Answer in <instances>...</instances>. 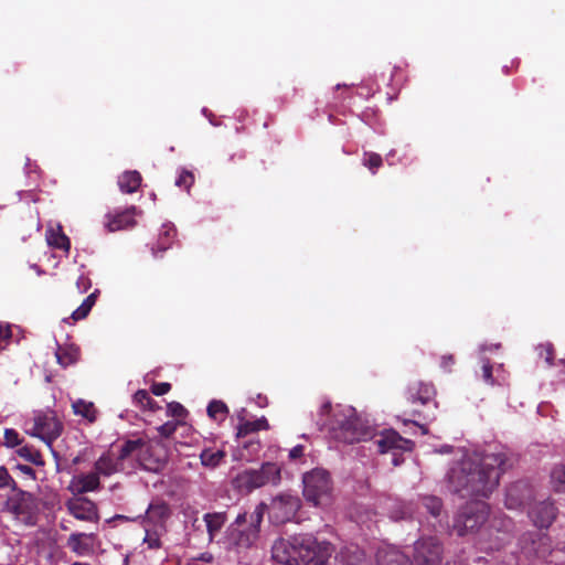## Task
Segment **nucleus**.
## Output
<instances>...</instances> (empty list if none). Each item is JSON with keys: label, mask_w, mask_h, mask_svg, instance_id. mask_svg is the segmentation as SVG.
<instances>
[{"label": "nucleus", "mask_w": 565, "mask_h": 565, "mask_svg": "<svg viewBox=\"0 0 565 565\" xmlns=\"http://www.w3.org/2000/svg\"><path fill=\"white\" fill-rule=\"evenodd\" d=\"M213 555L209 552L201 553L198 557L194 559L205 562V563H212L213 562Z\"/></svg>", "instance_id": "obj_57"}, {"label": "nucleus", "mask_w": 565, "mask_h": 565, "mask_svg": "<svg viewBox=\"0 0 565 565\" xmlns=\"http://www.w3.org/2000/svg\"><path fill=\"white\" fill-rule=\"evenodd\" d=\"M303 497L315 507L326 505L330 502L332 481L328 471L313 469L302 478Z\"/></svg>", "instance_id": "obj_7"}, {"label": "nucleus", "mask_w": 565, "mask_h": 565, "mask_svg": "<svg viewBox=\"0 0 565 565\" xmlns=\"http://www.w3.org/2000/svg\"><path fill=\"white\" fill-rule=\"evenodd\" d=\"M424 504L431 515L438 516L440 514L443 509V503L440 499L436 497H426L424 499Z\"/></svg>", "instance_id": "obj_44"}, {"label": "nucleus", "mask_w": 565, "mask_h": 565, "mask_svg": "<svg viewBox=\"0 0 565 565\" xmlns=\"http://www.w3.org/2000/svg\"><path fill=\"white\" fill-rule=\"evenodd\" d=\"M8 500L9 510L21 521L32 524L39 511V502L31 492L15 488Z\"/></svg>", "instance_id": "obj_11"}, {"label": "nucleus", "mask_w": 565, "mask_h": 565, "mask_svg": "<svg viewBox=\"0 0 565 565\" xmlns=\"http://www.w3.org/2000/svg\"><path fill=\"white\" fill-rule=\"evenodd\" d=\"M146 445L142 438L126 439L119 447L118 452L114 454L111 450L104 452L95 462V470L105 477L115 473L125 472L130 473L132 465L130 458L134 454L143 448Z\"/></svg>", "instance_id": "obj_4"}, {"label": "nucleus", "mask_w": 565, "mask_h": 565, "mask_svg": "<svg viewBox=\"0 0 565 565\" xmlns=\"http://www.w3.org/2000/svg\"><path fill=\"white\" fill-rule=\"evenodd\" d=\"M489 514L490 508L487 502L481 500L468 502L456 514L452 531L459 536L479 534Z\"/></svg>", "instance_id": "obj_6"}, {"label": "nucleus", "mask_w": 565, "mask_h": 565, "mask_svg": "<svg viewBox=\"0 0 565 565\" xmlns=\"http://www.w3.org/2000/svg\"><path fill=\"white\" fill-rule=\"evenodd\" d=\"M551 482L555 491L565 492V466H558L553 469Z\"/></svg>", "instance_id": "obj_37"}, {"label": "nucleus", "mask_w": 565, "mask_h": 565, "mask_svg": "<svg viewBox=\"0 0 565 565\" xmlns=\"http://www.w3.org/2000/svg\"><path fill=\"white\" fill-rule=\"evenodd\" d=\"M172 510L168 502L162 499H154L148 505L141 519L142 526H152L166 531V523L171 518Z\"/></svg>", "instance_id": "obj_12"}, {"label": "nucleus", "mask_w": 565, "mask_h": 565, "mask_svg": "<svg viewBox=\"0 0 565 565\" xmlns=\"http://www.w3.org/2000/svg\"><path fill=\"white\" fill-rule=\"evenodd\" d=\"M96 298H97L96 292H93L89 296H87L83 302L88 303V307L93 308V306L96 302Z\"/></svg>", "instance_id": "obj_59"}, {"label": "nucleus", "mask_w": 565, "mask_h": 565, "mask_svg": "<svg viewBox=\"0 0 565 565\" xmlns=\"http://www.w3.org/2000/svg\"><path fill=\"white\" fill-rule=\"evenodd\" d=\"M224 457L225 452L223 450L213 451L210 449H205L200 455L202 465L211 468L218 466Z\"/></svg>", "instance_id": "obj_35"}, {"label": "nucleus", "mask_w": 565, "mask_h": 565, "mask_svg": "<svg viewBox=\"0 0 565 565\" xmlns=\"http://www.w3.org/2000/svg\"><path fill=\"white\" fill-rule=\"evenodd\" d=\"M550 539L537 531H529L519 537V546L526 555H543L548 551Z\"/></svg>", "instance_id": "obj_13"}, {"label": "nucleus", "mask_w": 565, "mask_h": 565, "mask_svg": "<svg viewBox=\"0 0 565 565\" xmlns=\"http://www.w3.org/2000/svg\"><path fill=\"white\" fill-rule=\"evenodd\" d=\"M33 426L30 435L40 438L49 447L62 435L64 425L53 409L46 408L34 412Z\"/></svg>", "instance_id": "obj_8"}, {"label": "nucleus", "mask_w": 565, "mask_h": 565, "mask_svg": "<svg viewBox=\"0 0 565 565\" xmlns=\"http://www.w3.org/2000/svg\"><path fill=\"white\" fill-rule=\"evenodd\" d=\"M444 545L437 536H423L414 543L413 562L416 565H440Z\"/></svg>", "instance_id": "obj_9"}, {"label": "nucleus", "mask_w": 565, "mask_h": 565, "mask_svg": "<svg viewBox=\"0 0 565 565\" xmlns=\"http://www.w3.org/2000/svg\"><path fill=\"white\" fill-rule=\"evenodd\" d=\"M142 177L137 170L125 171L118 178V186L122 193H135L141 185Z\"/></svg>", "instance_id": "obj_21"}, {"label": "nucleus", "mask_w": 565, "mask_h": 565, "mask_svg": "<svg viewBox=\"0 0 565 565\" xmlns=\"http://www.w3.org/2000/svg\"><path fill=\"white\" fill-rule=\"evenodd\" d=\"M74 487L79 494L98 490L100 488L99 473L95 470L77 476L74 480Z\"/></svg>", "instance_id": "obj_20"}, {"label": "nucleus", "mask_w": 565, "mask_h": 565, "mask_svg": "<svg viewBox=\"0 0 565 565\" xmlns=\"http://www.w3.org/2000/svg\"><path fill=\"white\" fill-rule=\"evenodd\" d=\"M66 508L75 519L81 521L90 522L97 518V509L95 503L85 497L70 500L66 503Z\"/></svg>", "instance_id": "obj_18"}, {"label": "nucleus", "mask_w": 565, "mask_h": 565, "mask_svg": "<svg viewBox=\"0 0 565 565\" xmlns=\"http://www.w3.org/2000/svg\"><path fill=\"white\" fill-rule=\"evenodd\" d=\"M246 522H247V514L246 513L238 514L236 520H235V523L237 525H242V524H244Z\"/></svg>", "instance_id": "obj_60"}, {"label": "nucleus", "mask_w": 565, "mask_h": 565, "mask_svg": "<svg viewBox=\"0 0 565 565\" xmlns=\"http://www.w3.org/2000/svg\"><path fill=\"white\" fill-rule=\"evenodd\" d=\"M167 413L169 416L175 417V418H185L188 415V411L185 407L178 403V402H171L168 404Z\"/></svg>", "instance_id": "obj_45"}, {"label": "nucleus", "mask_w": 565, "mask_h": 565, "mask_svg": "<svg viewBox=\"0 0 565 565\" xmlns=\"http://www.w3.org/2000/svg\"><path fill=\"white\" fill-rule=\"evenodd\" d=\"M514 522L511 518L500 514L494 515L479 532L477 546L484 552H493L502 548L513 536Z\"/></svg>", "instance_id": "obj_5"}, {"label": "nucleus", "mask_w": 565, "mask_h": 565, "mask_svg": "<svg viewBox=\"0 0 565 565\" xmlns=\"http://www.w3.org/2000/svg\"><path fill=\"white\" fill-rule=\"evenodd\" d=\"M269 428L268 420L263 416L256 420H244L237 427V437H245L249 434L257 433L259 430H266Z\"/></svg>", "instance_id": "obj_26"}, {"label": "nucleus", "mask_w": 565, "mask_h": 565, "mask_svg": "<svg viewBox=\"0 0 565 565\" xmlns=\"http://www.w3.org/2000/svg\"><path fill=\"white\" fill-rule=\"evenodd\" d=\"M3 437L7 447H15L21 443L19 433L13 428H7Z\"/></svg>", "instance_id": "obj_48"}, {"label": "nucleus", "mask_w": 565, "mask_h": 565, "mask_svg": "<svg viewBox=\"0 0 565 565\" xmlns=\"http://www.w3.org/2000/svg\"><path fill=\"white\" fill-rule=\"evenodd\" d=\"M79 355V349L74 344L57 345L55 352L57 363L63 367L75 364L78 361Z\"/></svg>", "instance_id": "obj_24"}, {"label": "nucleus", "mask_w": 565, "mask_h": 565, "mask_svg": "<svg viewBox=\"0 0 565 565\" xmlns=\"http://www.w3.org/2000/svg\"><path fill=\"white\" fill-rule=\"evenodd\" d=\"M258 537V530L255 527H248L247 531H242L236 540L238 547H249Z\"/></svg>", "instance_id": "obj_39"}, {"label": "nucleus", "mask_w": 565, "mask_h": 565, "mask_svg": "<svg viewBox=\"0 0 565 565\" xmlns=\"http://www.w3.org/2000/svg\"><path fill=\"white\" fill-rule=\"evenodd\" d=\"M557 509L554 502L550 500H544L535 503L529 515L532 519L533 523L540 529H547L552 525L554 520L556 519Z\"/></svg>", "instance_id": "obj_15"}, {"label": "nucleus", "mask_w": 565, "mask_h": 565, "mask_svg": "<svg viewBox=\"0 0 565 565\" xmlns=\"http://www.w3.org/2000/svg\"><path fill=\"white\" fill-rule=\"evenodd\" d=\"M47 243L50 246L68 253L71 249L70 238L58 227L56 231L51 230L47 234Z\"/></svg>", "instance_id": "obj_29"}, {"label": "nucleus", "mask_w": 565, "mask_h": 565, "mask_svg": "<svg viewBox=\"0 0 565 565\" xmlns=\"http://www.w3.org/2000/svg\"><path fill=\"white\" fill-rule=\"evenodd\" d=\"M11 488L12 490H15L17 482L14 479L10 476L8 469L3 466L0 467V489L3 488Z\"/></svg>", "instance_id": "obj_46"}, {"label": "nucleus", "mask_w": 565, "mask_h": 565, "mask_svg": "<svg viewBox=\"0 0 565 565\" xmlns=\"http://www.w3.org/2000/svg\"><path fill=\"white\" fill-rule=\"evenodd\" d=\"M379 565H413L411 559L396 548L382 550L377 554Z\"/></svg>", "instance_id": "obj_23"}, {"label": "nucleus", "mask_w": 565, "mask_h": 565, "mask_svg": "<svg viewBox=\"0 0 565 565\" xmlns=\"http://www.w3.org/2000/svg\"><path fill=\"white\" fill-rule=\"evenodd\" d=\"M136 212V206H130L121 213L115 215L108 223L107 227L109 232H116L119 230L132 227L136 224L134 218V214Z\"/></svg>", "instance_id": "obj_22"}, {"label": "nucleus", "mask_w": 565, "mask_h": 565, "mask_svg": "<svg viewBox=\"0 0 565 565\" xmlns=\"http://www.w3.org/2000/svg\"><path fill=\"white\" fill-rule=\"evenodd\" d=\"M303 451H305V448L302 445H297L295 446L290 451H289V458L291 460H296V459H299L303 456Z\"/></svg>", "instance_id": "obj_53"}, {"label": "nucleus", "mask_w": 565, "mask_h": 565, "mask_svg": "<svg viewBox=\"0 0 565 565\" xmlns=\"http://www.w3.org/2000/svg\"><path fill=\"white\" fill-rule=\"evenodd\" d=\"M143 527H145V532H146V535L143 537V543L147 544L148 547L151 550L160 548L161 547L160 536L163 531H161L160 529L148 526V525L143 526Z\"/></svg>", "instance_id": "obj_36"}, {"label": "nucleus", "mask_w": 565, "mask_h": 565, "mask_svg": "<svg viewBox=\"0 0 565 565\" xmlns=\"http://www.w3.org/2000/svg\"><path fill=\"white\" fill-rule=\"evenodd\" d=\"M510 467L507 454H484L478 460L466 459L458 469H452L449 482L462 498H488L498 487L500 476Z\"/></svg>", "instance_id": "obj_1"}, {"label": "nucleus", "mask_w": 565, "mask_h": 565, "mask_svg": "<svg viewBox=\"0 0 565 565\" xmlns=\"http://www.w3.org/2000/svg\"><path fill=\"white\" fill-rule=\"evenodd\" d=\"M407 394L412 403L426 405L434 401L436 390L431 383L416 382L408 386Z\"/></svg>", "instance_id": "obj_19"}, {"label": "nucleus", "mask_w": 565, "mask_h": 565, "mask_svg": "<svg viewBox=\"0 0 565 565\" xmlns=\"http://www.w3.org/2000/svg\"><path fill=\"white\" fill-rule=\"evenodd\" d=\"M267 505L265 503H259L253 513L249 515V527H255L259 531L260 523L263 521V516Z\"/></svg>", "instance_id": "obj_42"}, {"label": "nucleus", "mask_w": 565, "mask_h": 565, "mask_svg": "<svg viewBox=\"0 0 565 565\" xmlns=\"http://www.w3.org/2000/svg\"><path fill=\"white\" fill-rule=\"evenodd\" d=\"M539 355L545 361L547 366L554 365L555 350L553 344H541L539 348Z\"/></svg>", "instance_id": "obj_41"}, {"label": "nucleus", "mask_w": 565, "mask_h": 565, "mask_svg": "<svg viewBox=\"0 0 565 565\" xmlns=\"http://www.w3.org/2000/svg\"><path fill=\"white\" fill-rule=\"evenodd\" d=\"M532 494L533 490L526 481H516L508 487L504 505L509 510H518L532 498Z\"/></svg>", "instance_id": "obj_14"}, {"label": "nucleus", "mask_w": 565, "mask_h": 565, "mask_svg": "<svg viewBox=\"0 0 565 565\" xmlns=\"http://www.w3.org/2000/svg\"><path fill=\"white\" fill-rule=\"evenodd\" d=\"M203 520L206 524V530L209 534V540L212 542L216 534L224 526L227 516L225 512H214V513H205L203 515Z\"/></svg>", "instance_id": "obj_25"}, {"label": "nucleus", "mask_w": 565, "mask_h": 565, "mask_svg": "<svg viewBox=\"0 0 565 565\" xmlns=\"http://www.w3.org/2000/svg\"><path fill=\"white\" fill-rule=\"evenodd\" d=\"M17 455L35 466H44L42 454L34 446L24 445L17 450Z\"/></svg>", "instance_id": "obj_30"}, {"label": "nucleus", "mask_w": 565, "mask_h": 565, "mask_svg": "<svg viewBox=\"0 0 565 565\" xmlns=\"http://www.w3.org/2000/svg\"><path fill=\"white\" fill-rule=\"evenodd\" d=\"M206 412L211 419L224 422L230 411L223 401L213 399L209 403Z\"/></svg>", "instance_id": "obj_31"}, {"label": "nucleus", "mask_w": 565, "mask_h": 565, "mask_svg": "<svg viewBox=\"0 0 565 565\" xmlns=\"http://www.w3.org/2000/svg\"><path fill=\"white\" fill-rule=\"evenodd\" d=\"M377 450L381 454H386L391 450H411L413 441L403 438L398 433L394 430H386L382 433L375 440Z\"/></svg>", "instance_id": "obj_16"}, {"label": "nucleus", "mask_w": 565, "mask_h": 565, "mask_svg": "<svg viewBox=\"0 0 565 565\" xmlns=\"http://www.w3.org/2000/svg\"><path fill=\"white\" fill-rule=\"evenodd\" d=\"M175 236V228L172 225L166 224L162 226V232L159 234L157 249L159 252L167 250Z\"/></svg>", "instance_id": "obj_34"}, {"label": "nucleus", "mask_w": 565, "mask_h": 565, "mask_svg": "<svg viewBox=\"0 0 565 565\" xmlns=\"http://www.w3.org/2000/svg\"><path fill=\"white\" fill-rule=\"evenodd\" d=\"M482 377L487 382H492V365L489 362L482 365Z\"/></svg>", "instance_id": "obj_55"}, {"label": "nucleus", "mask_w": 565, "mask_h": 565, "mask_svg": "<svg viewBox=\"0 0 565 565\" xmlns=\"http://www.w3.org/2000/svg\"><path fill=\"white\" fill-rule=\"evenodd\" d=\"M332 412V406H331V403L330 402H326L321 405L320 407V413L321 415H328Z\"/></svg>", "instance_id": "obj_58"}, {"label": "nucleus", "mask_w": 565, "mask_h": 565, "mask_svg": "<svg viewBox=\"0 0 565 565\" xmlns=\"http://www.w3.org/2000/svg\"><path fill=\"white\" fill-rule=\"evenodd\" d=\"M178 423L174 420H169L163 425L159 426L157 430L159 431L161 437L170 438L177 430Z\"/></svg>", "instance_id": "obj_49"}, {"label": "nucleus", "mask_w": 565, "mask_h": 565, "mask_svg": "<svg viewBox=\"0 0 565 565\" xmlns=\"http://www.w3.org/2000/svg\"><path fill=\"white\" fill-rule=\"evenodd\" d=\"M92 308L88 307V303L82 302V305L73 311L71 318L75 321L82 320L88 316Z\"/></svg>", "instance_id": "obj_50"}, {"label": "nucleus", "mask_w": 565, "mask_h": 565, "mask_svg": "<svg viewBox=\"0 0 565 565\" xmlns=\"http://www.w3.org/2000/svg\"><path fill=\"white\" fill-rule=\"evenodd\" d=\"M85 536V533H72L67 541L68 547L77 554L85 553L88 550V544L82 541Z\"/></svg>", "instance_id": "obj_38"}, {"label": "nucleus", "mask_w": 565, "mask_h": 565, "mask_svg": "<svg viewBox=\"0 0 565 565\" xmlns=\"http://www.w3.org/2000/svg\"><path fill=\"white\" fill-rule=\"evenodd\" d=\"M322 425H327L326 422ZM331 437L344 444L365 441L374 437V428L366 419L358 416L353 407L338 406L328 423Z\"/></svg>", "instance_id": "obj_3"}, {"label": "nucleus", "mask_w": 565, "mask_h": 565, "mask_svg": "<svg viewBox=\"0 0 565 565\" xmlns=\"http://www.w3.org/2000/svg\"><path fill=\"white\" fill-rule=\"evenodd\" d=\"M77 286L81 289V291L84 292L90 286V282L86 277H79Z\"/></svg>", "instance_id": "obj_56"}, {"label": "nucleus", "mask_w": 565, "mask_h": 565, "mask_svg": "<svg viewBox=\"0 0 565 565\" xmlns=\"http://www.w3.org/2000/svg\"><path fill=\"white\" fill-rule=\"evenodd\" d=\"M194 183V175L188 170H182L175 180V185L189 191Z\"/></svg>", "instance_id": "obj_43"}, {"label": "nucleus", "mask_w": 565, "mask_h": 565, "mask_svg": "<svg viewBox=\"0 0 565 565\" xmlns=\"http://www.w3.org/2000/svg\"><path fill=\"white\" fill-rule=\"evenodd\" d=\"M72 408L75 415L82 416L89 423H94L97 419V409L92 402L79 398L72 404Z\"/></svg>", "instance_id": "obj_28"}, {"label": "nucleus", "mask_w": 565, "mask_h": 565, "mask_svg": "<svg viewBox=\"0 0 565 565\" xmlns=\"http://www.w3.org/2000/svg\"><path fill=\"white\" fill-rule=\"evenodd\" d=\"M132 403L142 411L149 409L154 412L159 408L157 402L151 398L146 390H138L132 396Z\"/></svg>", "instance_id": "obj_32"}, {"label": "nucleus", "mask_w": 565, "mask_h": 565, "mask_svg": "<svg viewBox=\"0 0 565 565\" xmlns=\"http://www.w3.org/2000/svg\"><path fill=\"white\" fill-rule=\"evenodd\" d=\"M17 469L24 476H28L31 479H35V471L33 468L26 465H17Z\"/></svg>", "instance_id": "obj_54"}, {"label": "nucleus", "mask_w": 565, "mask_h": 565, "mask_svg": "<svg viewBox=\"0 0 565 565\" xmlns=\"http://www.w3.org/2000/svg\"><path fill=\"white\" fill-rule=\"evenodd\" d=\"M12 331L10 326L0 324V352L4 350L11 342Z\"/></svg>", "instance_id": "obj_47"}, {"label": "nucleus", "mask_w": 565, "mask_h": 565, "mask_svg": "<svg viewBox=\"0 0 565 565\" xmlns=\"http://www.w3.org/2000/svg\"><path fill=\"white\" fill-rule=\"evenodd\" d=\"M171 384L168 382L153 383L151 386V393L156 396H162L170 392Z\"/></svg>", "instance_id": "obj_51"}, {"label": "nucleus", "mask_w": 565, "mask_h": 565, "mask_svg": "<svg viewBox=\"0 0 565 565\" xmlns=\"http://www.w3.org/2000/svg\"><path fill=\"white\" fill-rule=\"evenodd\" d=\"M232 484L235 490L241 493H250L256 490V486L254 483V478L250 472V469H246L239 472L232 481Z\"/></svg>", "instance_id": "obj_27"}, {"label": "nucleus", "mask_w": 565, "mask_h": 565, "mask_svg": "<svg viewBox=\"0 0 565 565\" xmlns=\"http://www.w3.org/2000/svg\"><path fill=\"white\" fill-rule=\"evenodd\" d=\"M301 507L299 497L290 493H280L273 498L268 505V515L273 523L284 524L291 521Z\"/></svg>", "instance_id": "obj_10"}, {"label": "nucleus", "mask_w": 565, "mask_h": 565, "mask_svg": "<svg viewBox=\"0 0 565 565\" xmlns=\"http://www.w3.org/2000/svg\"><path fill=\"white\" fill-rule=\"evenodd\" d=\"M455 358L452 354H445L441 356L440 366L447 371L450 372L451 367L455 365Z\"/></svg>", "instance_id": "obj_52"}, {"label": "nucleus", "mask_w": 565, "mask_h": 565, "mask_svg": "<svg viewBox=\"0 0 565 565\" xmlns=\"http://www.w3.org/2000/svg\"><path fill=\"white\" fill-rule=\"evenodd\" d=\"M342 557L344 565H372L371 559L359 548L348 550L342 553Z\"/></svg>", "instance_id": "obj_33"}, {"label": "nucleus", "mask_w": 565, "mask_h": 565, "mask_svg": "<svg viewBox=\"0 0 565 565\" xmlns=\"http://www.w3.org/2000/svg\"><path fill=\"white\" fill-rule=\"evenodd\" d=\"M383 160L379 153L375 152H365L363 158V164L367 167L372 173H375L376 170L382 166Z\"/></svg>", "instance_id": "obj_40"}, {"label": "nucleus", "mask_w": 565, "mask_h": 565, "mask_svg": "<svg viewBox=\"0 0 565 565\" xmlns=\"http://www.w3.org/2000/svg\"><path fill=\"white\" fill-rule=\"evenodd\" d=\"M73 565H89V564H87V563H79V562H76V563H74Z\"/></svg>", "instance_id": "obj_61"}, {"label": "nucleus", "mask_w": 565, "mask_h": 565, "mask_svg": "<svg viewBox=\"0 0 565 565\" xmlns=\"http://www.w3.org/2000/svg\"><path fill=\"white\" fill-rule=\"evenodd\" d=\"M333 552L330 542L319 541L311 533L279 537L271 546L273 559L281 565H329Z\"/></svg>", "instance_id": "obj_2"}, {"label": "nucleus", "mask_w": 565, "mask_h": 565, "mask_svg": "<svg viewBox=\"0 0 565 565\" xmlns=\"http://www.w3.org/2000/svg\"><path fill=\"white\" fill-rule=\"evenodd\" d=\"M256 489L267 484L276 486L281 480V468L276 462H264L259 469H250Z\"/></svg>", "instance_id": "obj_17"}]
</instances>
